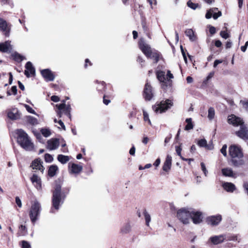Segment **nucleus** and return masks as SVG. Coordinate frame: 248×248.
<instances>
[{
	"instance_id": "63",
	"label": "nucleus",
	"mask_w": 248,
	"mask_h": 248,
	"mask_svg": "<svg viewBox=\"0 0 248 248\" xmlns=\"http://www.w3.org/2000/svg\"><path fill=\"white\" fill-rule=\"evenodd\" d=\"M215 46L217 47H219L221 46L222 45V43L219 40H217L215 42Z\"/></svg>"
},
{
	"instance_id": "36",
	"label": "nucleus",
	"mask_w": 248,
	"mask_h": 248,
	"mask_svg": "<svg viewBox=\"0 0 248 248\" xmlns=\"http://www.w3.org/2000/svg\"><path fill=\"white\" fill-rule=\"evenodd\" d=\"M218 10L217 8H212L208 10L205 14V17L207 19H210L212 16H213V14Z\"/></svg>"
},
{
	"instance_id": "47",
	"label": "nucleus",
	"mask_w": 248,
	"mask_h": 248,
	"mask_svg": "<svg viewBox=\"0 0 248 248\" xmlns=\"http://www.w3.org/2000/svg\"><path fill=\"white\" fill-rule=\"evenodd\" d=\"M53 158L52 156L48 154H46L45 155V160L46 162H51L52 161Z\"/></svg>"
},
{
	"instance_id": "4",
	"label": "nucleus",
	"mask_w": 248,
	"mask_h": 248,
	"mask_svg": "<svg viewBox=\"0 0 248 248\" xmlns=\"http://www.w3.org/2000/svg\"><path fill=\"white\" fill-rule=\"evenodd\" d=\"M41 210L40 204L37 201H35L32 204L29 212V216L31 222L34 224L38 220Z\"/></svg>"
},
{
	"instance_id": "12",
	"label": "nucleus",
	"mask_w": 248,
	"mask_h": 248,
	"mask_svg": "<svg viewBox=\"0 0 248 248\" xmlns=\"http://www.w3.org/2000/svg\"><path fill=\"white\" fill-rule=\"evenodd\" d=\"M139 45L140 49L146 57L151 56V53L153 51L151 50V48L148 44L145 43L142 39H140Z\"/></svg>"
},
{
	"instance_id": "31",
	"label": "nucleus",
	"mask_w": 248,
	"mask_h": 248,
	"mask_svg": "<svg viewBox=\"0 0 248 248\" xmlns=\"http://www.w3.org/2000/svg\"><path fill=\"white\" fill-rule=\"evenodd\" d=\"M57 159L62 164H64L70 160V158L67 155H59L57 156Z\"/></svg>"
},
{
	"instance_id": "54",
	"label": "nucleus",
	"mask_w": 248,
	"mask_h": 248,
	"mask_svg": "<svg viewBox=\"0 0 248 248\" xmlns=\"http://www.w3.org/2000/svg\"><path fill=\"white\" fill-rule=\"evenodd\" d=\"M222 15L221 11H218L217 13H215L213 14V17L214 19H217L218 17L221 16Z\"/></svg>"
},
{
	"instance_id": "53",
	"label": "nucleus",
	"mask_w": 248,
	"mask_h": 248,
	"mask_svg": "<svg viewBox=\"0 0 248 248\" xmlns=\"http://www.w3.org/2000/svg\"><path fill=\"white\" fill-rule=\"evenodd\" d=\"M227 146L226 144H224L220 150L221 153L223 154L224 156H227Z\"/></svg>"
},
{
	"instance_id": "46",
	"label": "nucleus",
	"mask_w": 248,
	"mask_h": 248,
	"mask_svg": "<svg viewBox=\"0 0 248 248\" xmlns=\"http://www.w3.org/2000/svg\"><path fill=\"white\" fill-rule=\"evenodd\" d=\"M24 107L26 108V110L30 113L33 114L37 115L35 111L28 105L25 104Z\"/></svg>"
},
{
	"instance_id": "29",
	"label": "nucleus",
	"mask_w": 248,
	"mask_h": 248,
	"mask_svg": "<svg viewBox=\"0 0 248 248\" xmlns=\"http://www.w3.org/2000/svg\"><path fill=\"white\" fill-rule=\"evenodd\" d=\"M186 35L188 37L191 41L194 42L196 40V37L192 29H187L185 31Z\"/></svg>"
},
{
	"instance_id": "42",
	"label": "nucleus",
	"mask_w": 248,
	"mask_h": 248,
	"mask_svg": "<svg viewBox=\"0 0 248 248\" xmlns=\"http://www.w3.org/2000/svg\"><path fill=\"white\" fill-rule=\"evenodd\" d=\"M215 116V110L213 108L210 107L208 111V118L210 120H212Z\"/></svg>"
},
{
	"instance_id": "26",
	"label": "nucleus",
	"mask_w": 248,
	"mask_h": 248,
	"mask_svg": "<svg viewBox=\"0 0 248 248\" xmlns=\"http://www.w3.org/2000/svg\"><path fill=\"white\" fill-rule=\"evenodd\" d=\"M222 174L225 176L235 177L236 174L233 172L232 170L229 168L222 169L221 170Z\"/></svg>"
},
{
	"instance_id": "39",
	"label": "nucleus",
	"mask_w": 248,
	"mask_h": 248,
	"mask_svg": "<svg viewBox=\"0 0 248 248\" xmlns=\"http://www.w3.org/2000/svg\"><path fill=\"white\" fill-rule=\"evenodd\" d=\"M12 57H13V59L17 62H20L24 59V57L23 56L17 52H15L12 54Z\"/></svg>"
},
{
	"instance_id": "49",
	"label": "nucleus",
	"mask_w": 248,
	"mask_h": 248,
	"mask_svg": "<svg viewBox=\"0 0 248 248\" xmlns=\"http://www.w3.org/2000/svg\"><path fill=\"white\" fill-rule=\"evenodd\" d=\"M214 74V72H210L208 75V76L206 77V79L204 80L203 83L206 84L208 81L213 77Z\"/></svg>"
},
{
	"instance_id": "2",
	"label": "nucleus",
	"mask_w": 248,
	"mask_h": 248,
	"mask_svg": "<svg viewBox=\"0 0 248 248\" xmlns=\"http://www.w3.org/2000/svg\"><path fill=\"white\" fill-rule=\"evenodd\" d=\"M64 197L62 196L61 192V186L56 185L53 192L52 199V207L50 209V213H55L59 209L60 206L63 203Z\"/></svg>"
},
{
	"instance_id": "59",
	"label": "nucleus",
	"mask_w": 248,
	"mask_h": 248,
	"mask_svg": "<svg viewBox=\"0 0 248 248\" xmlns=\"http://www.w3.org/2000/svg\"><path fill=\"white\" fill-rule=\"evenodd\" d=\"M11 91L13 94L16 95L17 93V88L16 86H13L11 88Z\"/></svg>"
},
{
	"instance_id": "11",
	"label": "nucleus",
	"mask_w": 248,
	"mask_h": 248,
	"mask_svg": "<svg viewBox=\"0 0 248 248\" xmlns=\"http://www.w3.org/2000/svg\"><path fill=\"white\" fill-rule=\"evenodd\" d=\"M236 135L244 140H248V127L247 125L244 124H241L240 129L236 132Z\"/></svg>"
},
{
	"instance_id": "10",
	"label": "nucleus",
	"mask_w": 248,
	"mask_h": 248,
	"mask_svg": "<svg viewBox=\"0 0 248 248\" xmlns=\"http://www.w3.org/2000/svg\"><path fill=\"white\" fill-rule=\"evenodd\" d=\"M226 239V234H220L218 235H214L210 237L207 243L208 244H212L217 245L223 243Z\"/></svg>"
},
{
	"instance_id": "35",
	"label": "nucleus",
	"mask_w": 248,
	"mask_h": 248,
	"mask_svg": "<svg viewBox=\"0 0 248 248\" xmlns=\"http://www.w3.org/2000/svg\"><path fill=\"white\" fill-rule=\"evenodd\" d=\"M156 77L157 79L160 82H164L165 80V73L162 71H158L156 72Z\"/></svg>"
},
{
	"instance_id": "52",
	"label": "nucleus",
	"mask_w": 248,
	"mask_h": 248,
	"mask_svg": "<svg viewBox=\"0 0 248 248\" xmlns=\"http://www.w3.org/2000/svg\"><path fill=\"white\" fill-rule=\"evenodd\" d=\"M220 35L222 38L225 39H227L230 37V34L225 31H221L220 32Z\"/></svg>"
},
{
	"instance_id": "9",
	"label": "nucleus",
	"mask_w": 248,
	"mask_h": 248,
	"mask_svg": "<svg viewBox=\"0 0 248 248\" xmlns=\"http://www.w3.org/2000/svg\"><path fill=\"white\" fill-rule=\"evenodd\" d=\"M11 24L0 17V31H1L6 37H9L11 29Z\"/></svg>"
},
{
	"instance_id": "55",
	"label": "nucleus",
	"mask_w": 248,
	"mask_h": 248,
	"mask_svg": "<svg viewBox=\"0 0 248 248\" xmlns=\"http://www.w3.org/2000/svg\"><path fill=\"white\" fill-rule=\"evenodd\" d=\"M16 202L19 207L20 208L22 207V202L18 197H16Z\"/></svg>"
},
{
	"instance_id": "7",
	"label": "nucleus",
	"mask_w": 248,
	"mask_h": 248,
	"mask_svg": "<svg viewBox=\"0 0 248 248\" xmlns=\"http://www.w3.org/2000/svg\"><path fill=\"white\" fill-rule=\"evenodd\" d=\"M56 107L59 109L57 111V113L59 117H62V113H64L65 115H66L70 119H71V115L70 114V111L71 108L70 105H66L64 103H63L60 104H57Z\"/></svg>"
},
{
	"instance_id": "56",
	"label": "nucleus",
	"mask_w": 248,
	"mask_h": 248,
	"mask_svg": "<svg viewBox=\"0 0 248 248\" xmlns=\"http://www.w3.org/2000/svg\"><path fill=\"white\" fill-rule=\"evenodd\" d=\"M216 30L214 27L211 26H209V32L211 34L213 35L215 34L216 33Z\"/></svg>"
},
{
	"instance_id": "33",
	"label": "nucleus",
	"mask_w": 248,
	"mask_h": 248,
	"mask_svg": "<svg viewBox=\"0 0 248 248\" xmlns=\"http://www.w3.org/2000/svg\"><path fill=\"white\" fill-rule=\"evenodd\" d=\"M131 230V225L129 222L126 223L122 227L121 232L122 233H127Z\"/></svg>"
},
{
	"instance_id": "15",
	"label": "nucleus",
	"mask_w": 248,
	"mask_h": 248,
	"mask_svg": "<svg viewBox=\"0 0 248 248\" xmlns=\"http://www.w3.org/2000/svg\"><path fill=\"white\" fill-rule=\"evenodd\" d=\"M228 122L230 124H232L234 126H241L244 124L243 120L239 117H236L233 114H232L228 117Z\"/></svg>"
},
{
	"instance_id": "17",
	"label": "nucleus",
	"mask_w": 248,
	"mask_h": 248,
	"mask_svg": "<svg viewBox=\"0 0 248 248\" xmlns=\"http://www.w3.org/2000/svg\"><path fill=\"white\" fill-rule=\"evenodd\" d=\"M26 70H25L24 74L27 78L31 76H34L35 74V70L33 66L32 63L30 62H28L25 65Z\"/></svg>"
},
{
	"instance_id": "38",
	"label": "nucleus",
	"mask_w": 248,
	"mask_h": 248,
	"mask_svg": "<svg viewBox=\"0 0 248 248\" xmlns=\"http://www.w3.org/2000/svg\"><path fill=\"white\" fill-rule=\"evenodd\" d=\"M96 83L98 84L97 86L96 87V89L99 92H103L104 91L105 88V83L104 81H96Z\"/></svg>"
},
{
	"instance_id": "19",
	"label": "nucleus",
	"mask_w": 248,
	"mask_h": 248,
	"mask_svg": "<svg viewBox=\"0 0 248 248\" xmlns=\"http://www.w3.org/2000/svg\"><path fill=\"white\" fill-rule=\"evenodd\" d=\"M82 169V166L78 164L72 163L71 165H69V172L71 174H78Z\"/></svg>"
},
{
	"instance_id": "1",
	"label": "nucleus",
	"mask_w": 248,
	"mask_h": 248,
	"mask_svg": "<svg viewBox=\"0 0 248 248\" xmlns=\"http://www.w3.org/2000/svg\"><path fill=\"white\" fill-rule=\"evenodd\" d=\"M17 141L20 146L27 151H35L34 145L28 134L22 129L17 130Z\"/></svg>"
},
{
	"instance_id": "32",
	"label": "nucleus",
	"mask_w": 248,
	"mask_h": 248,
	"mask_svg": "<svg viewBox=\"0 0 248 248\" xmlns=\"http://www.w3.org/2000/svg\"><path fill=\"white\" fill-rule=\"evenodd\" d=\"M151 56H147V58L153 59L155 63H157L159 61V54L156 51H153L151 53Z\"/></svg>"
},
{
	"instance_id": "30",
	"label": "nucleus",
	"mask_w": 248,
	"mask_h": 248,
	"mask_svg": "<svg viewBox=\"0 0 248 248\" xmlns=\"http://www.w3.org/2000/svg\"><path fill=\"white\" fill-rule=\"evenodd\" d=\"M58 170V167L56 165H51L50 166L48 174L50 177H53L55 175L56 171Z\"/></svg>"
},
{
	"instance_id": "23",
	"label": "nucleus",
	"mask_w": 248,
	"mask_h": 248,
	"mask_svg": "<svg viewBox=\"0 0 248 248\" xmlns=\"http://www.w3.org/2000/svg\"><path fill=\"white\" fill-rule=\"evenodd\" d=\"M42 163L43 162L41 160L37 158L32 161L31 166L32 167V169L38 170L41 172H43L44 171V167L42 165Z\"/></svg>"
},
{
	"instance_id": "50",
	"label": "nucleus",
	"mask_w": 248,
	"mask_h": 248,
	"mask_svg": "<svg viewBox=\"0 0 248 248\" xmlns=\"http://www.w3.org/2000/svg\"><path fill=\"white\" fill-rule=\"evenodd\" d=\"M201 169H202V171L203 172L204 175L205 176H207V174L208 173V171L207 170H206V166H205V164L203 163V162H202L201 163Z\"/></svg>"
},
{
	"instance_id": "41",
	"label": "nucleus",
	"mask_w": 248,
	"mask_h": 248,
	"mask_svg": "<svg viewBox=\"0 0 248 248\" xmlns=\"http://www.w3.org/2000/svg\"><path fill=\"white\" fill-rule=\"evenodd\" d=\"M41 134L45 137H48L51 135V131L50 129L48 128H42L40 130Z\"/></svg>"
},
{
	"instance_id": "61",
	"label": "nucleus",
	"mask_w": 248,
	"mask_h": 248,
	"mask_svg": "<svg viewBox=\"0 0 248 248\" xmlns=\"http://www.w3.org/2000/svg\"><path fill=\"white\" fill-rule=\"evenodd\" d=\"M232 42L230 40H229L227 42V43L226 44V48H230L232 47Z\"/></svg>"
},
{
	"instance_id": "6",
	"label": "nucleus",
	"mask_w": 248,
	"mask_h": 248,
	"mask_svg": "<svg viewBox=\"0 0 248 248\" xmlns=\"http://www.w3.org/2000/svg\"><path fill=\"white\" fill-rule=\"evenodd\" d=\"M173 105L172 102L169 99L162 100L159 103L153 106V108L156 113H163L170 108Z\"/></svg>"
},
{
	"instance_id": "57",
	"label": "nucleus",
	"mask_w": 248,
	"mask_h": 248,
	"mask_svg": "<svg viewBox=\"0 0 248 248\" xmlns=\"http://www.w3.org/2000/svg\"><path fill=\"white\" fill-rule=\"evenodd\" d=\"M51 100L54 102H57L59 101L60 98L58 96L53 95L51 97Z\"/></svg>"
},
{
	"instance_id": "27",
	"label": "nucleus",
	"mask_w": 248,
	"mask_h": 248,
	"mask_svg": "<svg viewBox=\"0 0 248 248\" xmlns=\"http://www.w3.org/2000/svg\"><path fill=\"white\" fill-rule=\"evenodd\" d=\"M197 144L200 147H205L209 150H211L213 148L212 146H209L207 144V141L204 139L199 140L197 142Z\"/></svg>"
},
{
	"instance_id": "16",
	"label": "nucleus",
	"mask_w": 248,
	"mask_h": 248,
	"mask_svg": "<svg viewBox=\"0 0 248 248\" xmlns=\"http://www.w3.org/2000/svg\"><path fill=\"white\" fill-rule=\"evenodd\" d=\"M222 217L220 215L212 216L207 218V222L208 224L214 226L217 225L221 221Z\"/></svg>"
},
{
	"instance_id": "21",
	"label": "nucleus",
	"mask_w": 248,
	"mask_h": 248,
	"mask_svg": "<svg viewBox=\"0 0 248 248\" xmlns=\"http://www.w3.org/2000/svg\"><path fill=\"white\" fill-rule=\"evenodd\" d=\"M59 146V140L57 139H51L47 142V147L50 150L57 149Z\"/></svg>"
},
{
	"instance_id": "51",
	"label": "nucleus",
	"mask_w": 248,
	"mask_h": 248,
	"mask_svg": "<svg viewBox=\"0 0 248 248\" xmlns=\"http://www.w3.org/2000/svg\"><path fill=\"white\" fill-rule=\"evenodd\" d=\"M21 243L22 248H31V245L28 242L23 240L21 242Z\"/></svg>"
},
{
	"instance_id": "20",
	"label": "nucleus",
	"mask_w": 248,
	"mask_h": 248,
	"mask_svg": "<svg viewBox=\"0 0 248 248\" xmlns=\"http://www.w3.org/2000/svg\"><path fill=\"white\" fill-rule=\"evenodd\" d=\"M7 116L9 119L15 120L20 118V114L17 108H13L8 112Z\"/></svg>"
},
{
	"instance_id": "22",
	"label": "nucleus",
	"mask_w": 248,
	"mask_h": 248,
	"mask_svg": "<svg viewBox=\"0 0 248 248\" xmlns=\"http://www.w3.org/2000/svg\"><path fill=\"white\" fill-rule=\"evenodd\" d=\"M31 180L32 183L38 190L42 189L41 179L36 174H34L31 177Z\"/></svg>"
},
{
	"instance_id": "62",
	"label": "nucleus",
	"mask_w": 248,
	"mask_h": 248,
	"mask_svg": "<svg viewBox=\"0 0 248 248\" xmlns=\"http://www.w3.org/2000/svg\"><path fill=\"white\" fill-rule=\"evenodd\" d=\"M129 154L132 155H134L135 154V148L134 146L131 147L129 151Z\"/></svg>"
},
{
	"instance_id": "3",
	"label": "nucleus",
	"mask_w": 248,
	"mask_h": 248,
	"mask_svg": "<svg viewBox=\"0 0 248 248\" xmlns=\"http://www.w3.org/2000/svg\"><path fill=\"white\" fill-rule=\"evenodd\" d=\"M229 155L232 157V161L234 166H239L244 164V161L241 158L243 155L241 149L235 145H232L229 147Z\"/></svg>"
},
{
	"instance_id": "5",
	"label": "nucleus",
	"mask_w": 248,
	"mask_h": 248,
	"mask_svg": "<svg viewBox=\"0 0 248 248\" xmlns=\"http://www.w3.org/2000/svg\"><path fill=\"white\" fill-rule=\"evenodd\" d=\"M191 208H183L177 212L178 219L184 224H188L190 222Z\"/></svg>"
},
{
	"instance_id": "18",
	"label": "nucleus",
	"mask_w": 248,
	"mask_h": 248,
	"mask_svg": "<svg viewBox=\"0 0 248 248\" xmlns=\"http://www.w3.org/2000/svg\"><path fill=\"white\" fill-rule=\"evenodd\" d=\"M10 41H6L4 43H0V51L4 53H10L13 49L12 45Z\"/></svg>"
},
{
	"instance_id": "45",
	"label": "nucleus",
	"mask_w": 248,
	"mask_h": 248,
	"mask_svg": "<svg viewBox=\"0 0 248 248\" xmlns=\"http://www.w3.org/2000/svg\"><path fill=\"white\" fill-rule=\"evenodd\" d=\"M143 117H144V120L145 121L148 122V124L150 125H151V122L149 119V115H148V113L146 111H145L144 110H143Z\"/></svg>"
},
{
	"instance_id": "28",
	"label": "nucleus",
	"mask_w": 248,
	"mask_h": 248,
	"mask_svg": "<svg viewBox=\"0 0 248 248\" xmlns=\"http://www.w3.org/2000/svg\"><path fill=\"white\" fill-rule=\"evenodd\" d=\"M226 239L225 240L226 241H232L239 242L240 240V236L238 234H226Z\"/></svg>"
},
{
	"instance_id": "58",
	"label": "nucleus",
	"mask_w": 248,
	"mask_h": 248,
	"mask_svg": "<svg viewBox=\"0 0 248 248\" xmlns=\"http://www.w3.org/2000/svg\"><path fill=\"white\" fill-rule=\"evenodd\" d=\"M248 46V41H247L245 43V45L243 46H242L241 47V50L243 51V52H245L246 49H247V46Z\"/></svg>"
},
{
	"instance_id": "25",
	"label": "nucleus",
	"mask_w": 248,
	"mask_h": 248,
	"mask_svg": "<svg viewBox=\"0 0 248 248\" xmlns=\"http://www.w3.org/2000/svg\"><path fill=\"white\" fill-rule=\"evenodd\" d=\"M222 187L227 192H232L235 189L234 184L232 183L224 182L222 184Z\"/></svg>"
},
{
	"instance_id": "13",
	"label": "nucleus",
	"mask_w": 248,
	"mask_h": 248,
	"mask_svg": "<svg viewBox=\"0 0 248 248\" xmlns=\"http://www.w3.org/2000/svg\"><path fill=\"white\" fill-rule=\"evenodd\" d=\"M143 96L145 99L148 101L151 100L154 96L152 87L148 83H146L145 85Z\"/></svg>"
},
{
	"instance_id": "34",
	"label": "nucleus",
	"mask_w": 248,
	"mask_h": 248,
	"mask_svg": "<svg viewBox=\"0 0 248 248\" xmlns=\"http://www.w3.org/2000/svg\"><path fill=\"white\" fill-rule=\"evenodd\" d=\"M26 120L28 123L33 125H36L38 123L37 119L31 116H27L26 117Z\"/></svg>"
},
{
	"instance_id": "40",
	"label": "nucleus",
	"mask_w": 248,
	"mask_h": 248,
	"mask_svg": "<svg viewBox=\"0 0 248 248\" xmlns=\"http://www.w3.org/2000/svg\"><path fill=\"white\" fill-rule=\"evenodd\" d=\"M143 215L144 216L146 224L147 226H149L150 222L151 221V216L146 210H144L143 212Z\"/></svg>"
},
{
	"instance_id": "60",
	"label": "nucleus",
	"mask_w": 248,
	"mask_h": 248,
	"mask_svg": "<svg viewBox=\"0 0 248 248\" xmlns=\"http://www.w3.org/2000/svg\"><path fill=\"white\" fill-rule=\"evenodd\" d=\"M222 60H216L214 63V67H216L218 64L222 63Z\"/></svg>"
},
{
	"instance_id": "37",
	"label": "nucleus",
	"mask_w": 248,
	"mask_h": 248,
	"mask_svg": "<svg viewBox=\"0 0 248 248\" xmlns=\"http://www.w3.org/2000/svg\"><path fill=\"white\" fill-rule=\"evenodd\" d=\"M186 122L187 123V124L185 126V130H189L193 128V125L192 123L191 118H187L186 120Z\"/></svg>"
},
{
	"instance_id": "44",
	"label": "nucleus",
	"mask_w": 248,
	"mask_h": 248,
	"mask_svg": "<svg viewBox=\"0 0 248 248\" xmlns=\"http://www.w3.org/2000/svg\"><path fill=\"white\" fill-rule=\"evenodd\" d=\"M187 5L188 7L190 8L193 10H195L199 6V4L198 3H195L192 2L191 0H188L187 2Z\"/></svg>"
},
{
	"instance_id": "24",
	"label": "nucleus",
	"mask_w": 248,
	"mask_h": 248,
	"mask_svg": "<svg viewBox=\"0 0 248 248\" xmlns=\"http://www.w3.org/2000/svg\"><path fill=\"white\" fill-rule=\"evenodd\" d=\"M172 158L170 155H168L164 163L162 169L166 172H168L171 168Z\"/></svg>"
},
{
	"instance_id": "64",
	"label": "nucleus",
	"mask_w": 248,
	"mask_h": 248,
	"mask_svg": "<svg viewBox=\"0 0 248 248\" xmlns=\"http://www.w3.org/2000/svg\"><path fill=\"white\" fill-rule=\"evenodd\" d=\"M58 123L60 124V125L62 127V128L63 130H65V126L62 120H60L58 121Z\"/></svg>"
},
{
	"instance_id": "8",
	"label": "nucleus",
	"mask_w": 248,
	"mask_h": 248,
	"mask_svg": "<svg viewBox=\"0 0 248 248\" xmlns=\"http://www.w3.org/2000/svg\"><path fill=\"white\" fill-rule=\"evenodd\" d=\"M203 214L202 212L196 209L191 208L190 220L194 224H199L202 222Z\"/></svg>"
},
{
	"instance_id": "43",
	"label": "nucleus",
	"mask_w": 248,
	"mask_h": 248,
	"mask_svg": "<svg viewBox=\"0 0 248 248\" xmlns=\"http://www.w3.org/2000/svg\"><path fill=\"white\" fill-rule=\"evenodd\" d=\"M175 151L178 155L183 160H187L186 158H185L181 155L182 148L181 145L175 146Z\"/></svg>"
},
{
	"instance_id": "48",
	"label": "nucleus",
	"mask_w": 248,
	"mask_h": 248,
	"mask_svg": "<svg viewBox=\"0 0 248 248\" xmlns=\"http://www.w3.org/2000/svg\"><path fill=\"white\" fill-rule=\"evenodd\" d=\"M240 103L243 106V108L248 111V100H241Z\"/></svg>"
},
{
	"instance_id": "14",
	"label": "nucleus",
	"mask_w": 248,
	"mask_h": 248,
	"mask_svg": "<svg viewBox=\"0 0 248 248\" xmlns=\"http://www.w3.org/2000/svg\"><path fill=\"white\" fill-rule=\"evenodd\" d=\"M41 74L46 81H52L55 79L54 73L49 69L41 70Z\"/></svg>"
}]
</instances>
